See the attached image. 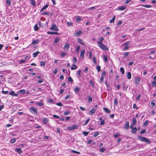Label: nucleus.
Returning <instances> with one entry per match:
<instances>
[{"mask_svg": "<svg viewBox=\"0 0 156 156\" xmlns=\"http://www.w3.org/2000/svg\"><path fill=\"white\" fill-rule=\"evenodd\" d=\"M137 138L140 141L145 142L147 144H150L151 143V142L149 140L145 137L138 136Z\"/></svg>", "mask_w": 156, "mask_h": 156, "instance_id": "f257e3e1", "label": "nucleus"}, {"mask_svg": "<svg viewBox=\"0 0 156 156\" xmlns=\"http://www.w3.org/2000/svg\"><path fill=\"white\" fill-rule=\"evenodd\" d=\"M99 48L103 50L107 51L108 50V49L107 48L106 45H105L102 43H98V44Z\"/></svg>", "mask_w": 156, "mask_h": 156, "instance_id": "f03ea898", "label": "nucleus"}, {"mask_svg": "<svg viewBox=\"0 0 156 156\" xmlns=\"http://www.w3.org/2000/svg\"><path fill=\"white\" fill-rule=\"evenodd\" d=\"M30 111L33 113H34L36 115L37 114V110L34 107H31L30 109Z\"/></svg>", "mask_w": 156, "mask_h": 156, "instance_id": "7ed1b4c3", "label": "nucleus"}, {"mask_svg": "<svg viewBox=\"0 0 156 156\" xmlns=\"http://www.w3.org/2000/svg\"><path fill=\"white\" fill-rule=\"evenodd\" d=\"M50 29L51 30H53L55 31H57L58 30L57 26L55 24H52L51 27L50 28Z\"/></svg>", "mask_w": 156, "mask_h": 156, "instance_id": "20e7f679", "label": "nucleus"}, {"mask_svg": "<svg viewBox=\"0 0 156 156\" xmlns=\"http://www.w3.org/2000/svg\"><path fill=\"white\" fill-rule=\"evenodd\" d=\"M78 126L76 125H73L72 127H68L67 129H69L70 130L76 129L78 128Z\"/></svg>", "mask_w": 156, "mask_h": 156, "instance_id": "39448f33", "label": "nucleus"}, {"mask_svg": "<svg viewBox=\"0 0 156 156\" xmlns=\"http://www.w3.org/2000/svg\"><path fill=\"white\" fill-rule=\"evenodd\" d=\"M82 33V31L81 30H79L77 32L75 33L74 36L75 37H78Z\"/></svg>", "mask_w": 156, "mask_h": 156, "instance_id": "423d86ee", "label": "nucleus"}, {"mask_svg": "<svg viewBox=\"0 0 156 156\" xmlns=\"http://www.w3.org/2000/svg\"><path fill=\"white\" fill-rule=\"evenodd\" d=\"M85 51V49H83L81 51L80 54V56L81 58H84Z\"/></svg>", "mask_w": 156, "mask_h": 156, "instance_id": "0eeeda50", "label": "nucleus"}, {"mask_svg": "<svg viewBox=\"0 0 156 156\" xmlns=\"http://www.w3.org/2000/svg\"><path fill=\"white\" fill-rule=\"evenodd\" d=\"M96 111V109H95L94 108H92L90 110L89 112V114L90 115H93L95 113Z\"/></svg>", "mask_w": 156, "mask_h": 156, "instance_id": "6e6552de", "label": "nucleus"}, {"mask_svg": "<svg viewBox=\"0 0 156 156\" xmlns=\"http://www.w3.org/2000/svg\"><path fill=\"white\" fill-rule=\"evenodd\" d=\"M103 109L107 113H111V110L107 108L104 107Z\"/></svg>", "mask_w": 156, "mask_h": 156, "instance_id": "1a4fd4ad", "label": "nucleus"}, {"mask_svg": "<svg viewBox=\"0 0 156 156\" xmlns=\"http://www.w3.org/2000/svg\"><path fill=\"white\" fill-rule=\"evenodd\" d=\"M69 44H66L63 47V48L64 50H68L69 48Z\"/></svg>", "mask_w": 156, "mask_h": 156, "instance_id": "9d476101", "label": "nucleus"}, {"mask_svg": "<svg viewBox=\"0 0 156 156\" xmlns=\"http://www.w3.org/2000/svg\"><path fill=\"white\" fill-rule=\"evenodd\" d=\"M126 7L124 6H122L120 7H119L118 9V10H124L126 8Z\"/></svg>", "mask_w": 156, "mask_h": 156, "instance_id": "9b49d317", "label": "nucleus"}, {"mask_svg": "<svg viewBox=\"0 0 156 156\" xmlns=\"http://www.w3.org/2000/svg\"><path fill=\"white\" fill-rule=\"evenodd\" d=\"M9 95L13 96H17L18 95L17 94H15L14 91H12L9 94Z\"/></svg>", "mask_w": 156, "mask_h": 156, "instance_id": "f8f14e48", "label": "nucleus"}, {"mask_svg": "<svg viewBox=\"0 0 156 156\" xmlns=\"http://www.w3.org/2000/svg\"><path fill=\"white\" fill-rule=\"evenodd\" d=\"M48 121V119L46 118H44L43 119V122L44 124H46L47 123Z\"/></svg>", "mask_w": 156, "mask_h": 156, "instance_id": "ddd939ff", "label": "nucleus"}, {"mask_svg": "<svg viewBox=\"0 0 156 156\" xmlns=\"http://www.w3.org/2000/svg\"><path fill=\"white\" fill-rule=\"evenodd\" d=\"M47 33L49 34H59V33L58 32H53L51 31H48L47 32Z\"/></svg>", "mask_w": 156, "mask_h": 156, "instance_id": "4468645a", "label": "nucleus"}, {"mask_svg": "<svg viewBox=\"0 0 156 156\" xmlns=\"http://www.w3.org/2000/svg\"><path fill=\"white\" fill-rule=\"evenodd\" d=\"M40 53V52L38 51H37L34 53H33L32 54L33 56V57L35 58L36 57L38 54Z\"/></svg>", "mask_w": 156, "mask_h": 156, "instance_id": "2eb2a0df", "label": "nucleus"}, {"mask_svg": "<svg viewBox=\"0 0 156 156\" xmlns=\"http://www.w3.org/2000/svg\"><path fill=\"white\" fill-rule=\"evenodd\" d=\"M132 130L131 132L133 134H135L137 131V128L136 127H135L132 129Z\"/></svg>", "mask_w": 156, "mask_h": 156, "instance_id": "dca6fc26", "label": "nucleus"}, {"mask_svg": "<svg viewBox=\"0 0 156 156\" xmlns=\"http://www.w3.org/2000/svg\"><path fill=\"white\" fill-rule=\"evenodd\" d=\"M15 151H17L19 154L23 153V151L20 148L16 149Z\"/></svg>", "mask_w": 156, "mask_h": 156, "instance_id": "f3484780", "label": "nucleus"}, {"mask_svg": "<svg viewBox=\"0 0 156 156\" xmlns=\"http://www.w3.org/2000/svg\"><path fill=\"white\" fill-rule=\"evenodd\" d=\"M48 5H46L45 6H44L41 9L40 12H42L43 11L47 9L48 7Z\"/></svg>", "mask_w": 156, "mask_h": 156, "instance_id": "a211bd4d", "label": "nucleus"}, {"mask_svg": "<svg viewBox=\"0 0 156 156\" xmlns=\"http://www.w3.org/2000/svg\"><path fill=\"white\" fill-rule=\"evenodd\" d=\"M77 68V66L76 65L74 64L72 65L71 67V69L72 70L76 69Z\"/></svg>", "mask_w": 156, "mask_h": 156, "instance_id": "6ab92c4d", "label": "nucleus"}, {"mask_svg": "<svg viewBox=\"0 0 156 156\" xmlns=\"http://www.w3.org/2000/svg\"><path fill=\"white\" fill-rule=\"evenodd\" d=\"M104 38L103 37H101L100 38H99V41H97V44H98V43L99 42L100 43H102V42L104 40Z\"/></svg>", "mask_w": 156, "mask_h": 156, "instance_id": "aec40b11", "label": "nucleus"}, {"mask_svg": "<svg viewBox=\"0 0 156 156\" xmlns=\"http://www.w3.org/2000/svg\"><path fill=\"white\" fill-rule=\"evenodd\" d=\"M78 41L79 43L80 44L82 45H85V44L83 43V41L80 38H78Z\"/></svg>", "mask_w": 156, "mask_h": 156, "instance_id": "412c9836", "label": "nucleus"}, {"mask_svg": "<svg viewBox=\"0 0 156 156\" xmlns=\"http://www.w3.org/2000/svg\"><path fill=\"white\" fill-rule=\"evenodd\" d=\"M79 90L80 89L79 87L76 86L75 88L74 91L76 93H77L79 91Z\"/></svg>", "mask_w": 156, "mask_h": 156, "instance_id": "4be33fe9", "label": "nucleus"}, {"mask_svg": "<svg viewBox=\"0 0 156 156\" xmlns=\"http://www.w3.org/2000/svg\"><path fill=\"white\" fill-rule=\"evenodd\" d=\"M103 59L105 62H108V58L107 56L105 55L103 57Z\"/></svg>", "mask_w": 156, "mask_h": 156, "instance_id": "5701e85b", "label": "nucleus"}, {"mask_svg": "<svg viewBox=\"0 0 156 156\" xmlns=\"http://www.w3.org/2000/svg\"><path fill=\"white\" fill-rule=\"evenodd\" d=\"M30 3L31 5L34 6L35 5V2L34 0H30Z\"/></svg>", "mask_w": 156, "mask_h": 156, "instance_id": "b1692460", "label": "nucleus"}, {"mask_svg": "<svg viewBox=\"0 0 156 156\" xmlns=\"http://www.w3.org/2000/svg\"><path fill=\"white\" fill-rule=\"evenodd\" d=\"M152 84L153 87H156V80L153 81L152 83Z\"/></svg>", "mask_w": 156, "mask_h": 156, "instance_id": "393cba45", "label": "nucleus"}, {"mask_svg": "<svg viewBox=\"0 0 156 156\" xmlns=\"http://www.w3.org/2000/svg\"><path fill=\"white\" fill-rule=\"evenodd\" d=\"M129 122H126V125L125 126V128H126L127 129H129Z\"/></svg>", "mask_w": 156, "mask_h": 156, "instance_id": "a878e982", "label": "nucleus"}, {"mask_svg": "<svg viewBox=\"0 0 156 156\" xmlns=\"http://www.w3.org/2000/svg\"><path fill=\"white\" fill-rule=\"evenodd\" d=\"M136 123V120L135 118H133L132 122V123L135 125Z\"/></svg>", "mask_w": 156, "mask_h": 156, "instance_id": "bb28decb", "label": "nucleus"}, {"mask_svg": "<svg viewBox=\"0 0 156 156\" xmlns=\"http://www.w3.org/2000/svg\"><path fill=\"white\" fill-rule=\"evenodd\" d=\"M140 80V78H136L135 79V81L137 83H138Z\"/></svg>", "mask_w": 156, "mask_h": 156, "instance_id": "cd10ccee", "label": "nucleus"}, {"mask_svg": "<svg viewBox=\"0 0 156 156\" xmlns=\"http://www.w3.org/2000/svg\"><path fill=\"white\" fill-rule=\"evenodd\" d=\"M130 42L129 41H128L124 43L122 45L123 46H128V45L129 44Z\"/></svg>", "mask_w": 156, "mask_h": 156, "instance_id": "c85d7f7f", "label": "nucleus"}, {"mask_svg": "<svg viewBox=\"0 0 156 156\" xmlns=\"http://www.w3.org/2000/svg\"><path fill=\"white\" fill-rule=\"evenodd\" d=\"M39 40H35L33 41H32V44H37L38 43H39Z\"/></svg>", "mask_w": 156, "mask_h": 156, "instance_id": "c756f323", "label": "nucleus"}, {"mask_svg": "<svg viewBox=\"0 0 156 156\" xmlns=\"http://www.w3.org/2000/svg\"><path fill=\"white\" fill-rule=\"evenodd\" d=\"M87 97L88 98V102L89 103H90V102H91L92 100V98L90 96H88Z\"/></svg>", "mask_w": 156, "mask_h": 156, "instance_id": "7c9ffc66", "label": "nucleus"}, {"mask_svg": "<svg viewBox=\"0 0 156 156\" xmlns=\"http://www.w3.org/2000/svg\"><path fill=\"white\" fill-rule=\"evenodd\" d=\"M37 105H38L39 106H43L44 105V104L43 102H37L36 103Z\"/></svg>", "mask_w": 156, "mask_h": 156, "instance_id": "2f4dec72", "label": "nucleus"}, {"mask_svg": "<svg viewBox=\"0 0 156 156\" xmlns=\"http://www.w3.org/2000/svg\"><path fill=\"white\" fill-rule=\"evenodd\" d=\"M118 104V100L117 98H115L114 100V105L115 106H116Z\"/></svg>", "mask_w": 156, "mask_h": 156, "instance_id": "473e14b6", "label": "nucleus"}, {"mask_svg": "<svg viewBox=\"0 0 156 156\" xmlns=\"http://www.w3.org/2000/svg\"><path fill=\"white\" fill-rule=\"evenodd\" d=\"M19 93L20 94H23L25 93V91L24 90H21L19 91Z\"/></svg>", "mask_w": 156, "mask_h": 156, "instance_id": "72a5a7b5", "label": "nucleus"}, {"mask_svg": "<svg viewBox=\"0 0 156 156\" xmlns=\"http://www.w3.org/2000/svg\"><path fill=\"white\" fill-rule=\"evenodd\" d=\"M127 77L129 79H130L131 78V73L130 72H129L127 73Z\"/></svg>", "mask_w": 156, "mask_h": 156, "instance_id": "f704fd0d", "label": "nucleus"}, {"mask_svg": "<svg viewBox=\"0 0 156 156\" xmlns=\"http://www.w3.org/2000/svg\"><path fill=\"white\" fill-rule=\"evenodd\" d=\"M80 46L79 45H78L77 47L76 48L75 51L76 53H78L79 51L80 50Z\"/></svg>", "mask_w": 156, "mask_h": 156, "instance_id": "c9c22d12", "label": "nucleus"}, {"mask_svg": "<svg viewBox=\"0 0 156 156\" xmlns=\"http://www.w3.org/2000/svg\"><path fill=\"white\" fill-rule=\"evenodd\" d=\"M81 71L80 69L77 72V77H79L81 76Z\"/></svg>", "mask_w": 156, "mask_h": 156, "instance_id": "e433bc0d", "label": "nucleus"}, {"mask_svg": "<svg viewBox=\"0 0 156 156\" xmlns=\"http://www.w3.org/2000/svg\"><path fill=\"white\" fill-rule=\"evenodd\" d=\"M115 16H114L112 18V19L110 21H109V22L110 23H113L115 21Z\"/></svg>", "mask_w": 156, "mask_h": 156, "instance_id": "4c0bfd02", "label": "nucleus"}, {"mask_svg": "<svg viewBox=\"0 0 156 156\" xmlns=\"http://www.w3.org/2000/svg\"><path fill=\"white\" fill-rule=\"evenodd\" d=\"M34 30L35 31H37L38 30L39 28H38V26L37 24H36L35 25V26H34Z\"/></svg>", "mask_w": 156, "mask_h": 156, "instance_id": "58836bf2", "label": "nucleus"}, {"mask_svg": "<svg viewBox=\"0 0 156 156\" xmlns=\"http://www.w3.org/2000/svg\"><path fill=\"white\" fill-rule=\"evenodd\" d=\"M105 121L103 120L101 121L99 123V125L100 126L103 125L105 124Z\"/></svg>", "mask_w": 156, "mask_h": 156, "instance_id": "ea45409f", "label": "nucleus"}, {"mask_svg": "<svg viewBox=\"0 0 156 156\" xmlns=\"http://www.w3.org/2000/svg\"><path fill=\"white\" fill-rule=\"evenodd\" d=\"M46 64V62L44 61H41L40 62V66H44Z\"/></svg>", "mask_w": 156, "mask_h": 156, "instance_id": "a19ab883", "label": "nucleus"}, {"mask_svg": "<svg viewBox=\"0 0 156 156\" xmlns=\"http://www.w3.org/2000/svg\"><path fill=\"white\" fill-rule=\"evenodd\" d=\"M106 149L104 147L101 148L99 150L100 152H103Z\"/></svg>", "mask_w": 156, "mask_h": 156, "instance_id": "79ce46f5", "label": "nucleus"}, {"mask_svg": "<svg viewBox=\"0 0 156 156\" xmlns=\"http://www.w3.org/2000/svg\"><path fill=\"white\" fill-rule=\"evenodd\" d=\"M120 70L121 71L122 74H124V70L123 67H121L120 68Z\"/></svg>", "mask_w": 156, "mask_h": 156, "instance_id": "37998d69", "label": "nucleus"}, {"mask_svg": "<svg viewBox=\"0 0 156 156\" xmlns=\"http://www.w3.org/2000/svg\"><path fill=\"white\" fill-rule=\"evenodd\" d=\"M142 6L146 8H149L152 7V6L150 5H143Z\"/></svg>", "mask_w": 156, "mask_h": 156, "instance_id": "c03bdc74", "label": "nucleus"}, {"mask_svg": "<svg viewBox=\"0 0 156 156\" xmlns=\"http://www.w3.org/2000/svg\"><path fill=\"white\" fill-rule=\"evenodd\" d=\"M68 80L69 82H71V83H72L73 82V79L70 76L68 78Z\"/></svg>", "mask_w": 156, "mask_h": 156, "instance_id": "a18cd8bd", "label": "nucleus"}, {"mask_svg": "<svg viewBox=\"0 0 156 156\" xmlns=\"http://www.w3.org/2000/svg\"><path fill=\"white\" fill-rule=\"evenodd\" d=\"M129 52H126L124 53V54L123 55V57H125L126 56L128 55H129Z\"/></svg>", "mask_w": 156, "mask_h": 156, "instance_id": "49530a36", "label": "nucleus"}, {"mask_svg": "<svg viewBox=\"0 0 156 156\" xmlns=\"http://www.w3.org/2000/svg\"><path fill=\"white\" fill-rule=\"evenodd\" d=\"M59 40V39L58 37L55 38L54 41V43L55 44L57 43Z\"/></svg>", "mask_w": 156, "mask_h": 156, "instance_id": "de8ad7c7", "label": "nucleus"}, {"mask_svg": "<svg viewBox=\"0 0 156 156\" xmlns=\"http://www.w3.org/2000/svg\"><path fill=\"white\" fill-rule=\"evenodd\" d=\"M16 139L15 138H13L11 140L10 142L11 143H14L16 142Z\"/></svg>", "mask_w": 156, "mask_h": 156, "instance_id": "09e8293b", "label": "nucleus"}, {"mask_svg": "<svg viewBox=\"0 0 156 156\" xmlns=\"http://www.w3.org/2000/svg\"><path fill=\"white\" fill-rule=\"evenodd\" d=\"M104 77L103 76H101V78L100 80V83H102L103 82Z\"/></svg>", "mask_w": 156, "mask_h": 156, "instance_id": "8fccbe9b", "label": "nucleus"}, {"mask_svg": "<svg viewBox=\"0 0 156 156\" xmlns=\"http://www.w3.org/2000/svg\"><path fill=\"white\" fill-rule=\"evenodd\" d=\"M90 120V119L89 118L88 119H87L86 122H85L83 124V126H85L86 125L87 123L89 122V120Z\"/></svg>", "mask_w": 156, "mask_h": 156, "instance_id": "3c124183", "label": "nucleus"}, {"mask_svg": "<svg viewBox=\"0 0 156 156\" xmlns=\"http://www.w3.org/2000/svg\"><path fill=\"white\" fill-rule=\"evenodd\" d=\"M96 68L97 70V71L98 72H99L101 70V67L99 66H98L96 67Z\"/></svg>", "mask_w": 156, "mask_h": 156, "instance_id": "603ef678", "label": "nucleus"}, {"mask_svg": "<svg viewBox=\"0 0 156 156\" xmlns=\"http://www.w3.org/2000/svg\"><path fill=\"white\" fill-rule=\"evenodd\" d=\"M89 133V132H86L84 131L82 133L84 135V136H87L88 135V134Z\"/></svg>", "mask_w": 156, "mask_h": 156, "instance_id": "864d4df0", "label": "nucleus"}, {"mask_svg": "<svg viewBox=\"0 0 156 156\" xmlns=\"http://www.w3.org/2000/svg\"><path fill=\"white\" fill-rule=\"evenodd\" d=\"M128 87L125 85L124 84H123V88L125 90H126L127 89Z\"/></svg>", "mask_w": 156, "mask_h": 156, "instance_id": "5fc2aeb1", "label": "nucleus"}, {"mask_svg": "<svg viewBox=\"0 0 156 156\" xmlns=\"http://www.w3.org/2000/svg\"><path fill=\"white\" fill-rule=\"evenodd\" d=\"M82 19L79 16H77L76 19V20L77 21H80Z\"/></svg>", "mask_w": 156, "mask_h": 156, "instance_id": "6e6d98bb", "label": "nucleus"}, {"mask_svg": "<svg viewBox=\"0 0 156 156\" xmlns=\"http://www.w3.org/2000/svg\"><path fill=\"white\" fill-rule=\"evenodd\" d=\"M70 113V112L69 111H67L65 112L64 113V115H69Z\"/></svg>", "mask_w": 156, "mask_h": 156, "instance_id": "4d7b16f0", "label": "nucleus"}, {"mask_svg": "<svg viewBox=\"0 0 156 156\" xmlns=\"http://www.w3.org/2000/svg\"><path fill=\"white\" fill-rule=\"evenodd\" d=\"M26 61V60H21L20 61L19 63L20 64H22V63H24Z\"/></svg>", "mask_w": 156, "mask_h": 156, "instance_id": "13d9d810", "label": "nucleus"}, {"mask_svg": "<svg viewBox=\"0 0 156 156\" xmlns=\"http://www.w3.org/2000/svg\"><path fill=\"white\" fill-rule=\"evenodd\" d=\"M66 55V53L65 52H62L61 54V57L62 58H63Z\"/></svg>", "mask_w": 156, "mask_h": 156, "instance_id": "bf43d9fd", "label": "nucleus"}, {"mask_svg": "<svg viewBox=\"0 0 156 156\" xmlns=\"http://www.w3.org/2000/svg\"><path fill=\"white\" fill-rule=\"evenodd\" d=\"M146 131V130L145 129H143L141 131V132H140V133L141 134H143L145 133Z\"/></svg>", "mask_w": 156, "mask_h": 156, "instance_id": "052dcab7", "label": "nucleus"}, {"mask_svg": "<svg viewBox=\"0 0 156 156\" xmlns=\"http://www.w3.org/2000/svg\"><path fill=\"white\" fill-rule=\"evenodd\" d=\"M129 48V46H126L125 48H123V51H125L127 50L128 48Z\"/></svg>", "mask_w": 156, "mask_h": 156, "instance_id": "680f3d73", "label": "nucleus"}, {"mask_svg": "<svg viewBox=\"0 0 156 156\" xmlns=\"http://www.w3.org/2000/svg\"><path fill=\"white\" fill-rule=\"evenodd\" d=\"M141 97V95L140 94H139L137 95L136 98V100H139Z\"/></svg>", "mask_w": 156, "mask_h": 156, "instance_id": "e2e57ef3", "label": "nucleus"}, {"mask_svg": "<svg viewBox=\"0 0 156 156\" xmlns=\"http://www.w3.org/2000/svg\"><path fill=\"white\" fill-rule=\"evenodd\" d=\"M49 14V13H48V12H43L41 13V14L42 15H48Z\"/></svg>", "mask_w": 156, "mask_h": 156, "instance_id": "0e129e2a", "label": "nucleus"}, {"mask_svg": "<svg viewBox=\"0 0 156 156\" xmlns=\"http://www.w3.org/2000/svg\"><path fill=\"white\" fill-rule=\"evenodd\" d=\"M99 134V133L98 132H96L94 134V137H96L97 136H98Z\"/></svg>", "mask_w": 156, "mask_h": 156, "instance_id": "69168bd1", "label": "nucleus"}, {"mask_svg": "<svg viewBox=\"0 0 156 156\" xmlns=\"http://www.w3.org/2000/svg\"><path fill=\"white\" fill-rule=\"evenodd\" d=\"M148 124V120H146L145 122H144V125L146 126Z\"/></svg>", "mask_w": 156, "mask_h": 156, "instance_id": "338daca9", "label": "nucleus"}, {"mask_svg": "<svg viewBox=\"0 0 156 156\" xmlns=\"http://www.w3.org/2000/svg\"><path fill=\"white\" fill-rule=\"evenodd\" d=\"M6 3L9 5H10L11 4V2L9 0H7L6 1Z\"/></svg>", "mask_w": 156, "mask_h": 156, "instance_id": "774afa93", "label": "nucleus"}]
</instances>
